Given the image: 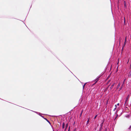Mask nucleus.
Segmentation results:
<instances>
[{
  "label": "nucleus",
  "instance_id": "obj_3",
  "mask_svg": "<svg viewBox=\"0 0 131 131\" xmlns=\"http://www.w3.org/2000/svg\"><path fill=\"white\" fill-rule=\"evenodd\" d=\"M120 83H119L118 85H117V89H118L120 86Z\"/></svg>",
  "mask_w": 131,
  "mask_h": 131
},
{
  "label": "nucleus",
  "instance_id": "obj_11",
  "mask_svg": "<svg viewBox=\"0 0 131 131\" xmlns=\"http://www.w3.org/2000/svg\"><path fill=\"white\" fill-rule=\"evenodd\" d=\"M115 106L116 107H115V108H116V105H115Z\"/></svg>",
  "mask_w": 131,
  "mask_h": 131
},
{
  "label": "nucleus",
  "instance_id": "obj_1",
  "mask_svg": "<svg viewBox=\"0 0 131 131\" xmlns=\"http://www.w3.org/2000/svg\"><path fill=\"white\" fill-rule=\"evenodd\" d=\"M65 123H63L62 124V128H64L65 127Z\"/></svg>",
  "mask_w": 131,
  "mask_h": 131
},
{
  "label": "nucleus",
  "instance_id": "obj_9",
  "mask_svg": "<svg viewBox=\"0 0 131 131\" xmlns=\"http://www.w3.org/2000/svg\"><path fill=\"white\" fill-rule=\"evenodd\" d=\"M126 38H125V43L126 42Z\"/></svg>",
  "mask_w": 131,
  "mask_h": 131
},
{
  "label": "nucleus",
  "instance_id": "obj_4",
  "mask_svg": "<svg viewBox=\"0 0 131 131\" xmlns=\"http://www.w3.org/2000/svg\"><path fill=\"white\" fill-rule=\"evenodd\" d=\"M114 84L115 83H114L111 86V89H112V88H113V86H114Z\"/></svg>",
  "mask_w": 131,
  "mask_h": 131
},
{
  "label": "nucleus",
  "instance_id": "obj_8",
  "mask_svg": "<svg viewBox=\"0 0 131 131\" xmlns=\"http://www.w3.org/2000/svg\"><path fill=\"white\" fill-rule=\"evenodd\" d=\"M96 116H97V115H96L95 116V117H94V118L95 119V118H96Z\"/></svg>",
  "mask_w": 131,
  "mask_h": 131
},
{
  "label": "nucleus",
  "instance_id": "obj_2",
  "mask_svg": "<svg viewBox=\"0 0 131 131\" xmlns=\"http://www.w3.org/2000/svg\"><path fill=\"white\" fill-rule=\"evenodd\" d=\"M68 126V123H67L66 124V128H65L66 129L67 128V127Z\"/></svg>",
  "mask_w": 131,
  "mask_h": 131
},
{
  "label": "nucleus",
  "instance_id": "obj_13",
  "mask_svg": "<svg viewBox=\"0 0 131 131\" xmlns=\"http://www.w3.org/2000/svg\"><path fill=\"white\" fill-rule=\"evenodd\" d=\"M121 89H121H120V90H119H119H120Z\"/></svg>",
  "mask_w": 131,
  "mask_h": 131
},
{
  "label": "nucleus",
  "instance_id": "obj_12",
  "mask_svg": "<svg viewBox=\"0 0 131 131\" xmlns=\"http://www.w3.org/2000/svg\"><path fill=\"white\" fill-rule=\"evenodd\" d=\"M124 5H125V3H124Z\"/></svg>",
  "mask_w": 131,
  "mask_h": 131
},
{
  "label": "nucleus",
  "instance_id": "obj_6",
  "mask_svg": "<svg viewBox=\"0 0 131 131\" xmlns=\"http://www.w3.org/2000/svg\"><path fill=\"white\" fill-rule=\"evenodd\" d=\"M85 84L84 85H83V88H84V86H85Z\"/></svg>",
  "mask_w": 131,
  "mask_h": 131
},
{
  "label": "nucleus",
  "instance_id": "obj_7",
  "mask_svg": "<svg viewBox=\"0 0 131 131\" xmlns=\"http://www.w3.org/2000/svg\"><path fill=\"white\" fill-rule=\"evenodd\" d=\"M127 100H128V98H126V102H125V103H126V101H127Z\"/></svg>",
  "mask_w": 131,
  "mask_h": 131
},
{
  "label": "nucleus",
  "instance_id": "obj_5",
  "mask_svg": "<svg viewBox=\"0 0 131 131\" xmlns=\"http://www.w3.org/2000/svg\"><path fill=\"white\" fill-rule=\"evenodd\" d=\"M89 119L87 121V124H88L89 123Z\"/></svg>",
  "mask_w": 131,
  "mask_h": 131
},
{
  "label": "nucleus",
  "instance_id": "obj_10",
  "mask_svg": "<svg viewBox=\"0 0 131 131\" xmlns=\"http://www.w3.org/2000/svg\"><path fill=\"white\" fill-rule=\"evenodd\" d=\"M117 105L118 106L119 105V103H118Z\"/></svg>",
  "mask_w": 131,
  "mask_h": 131
}]
</instances>
